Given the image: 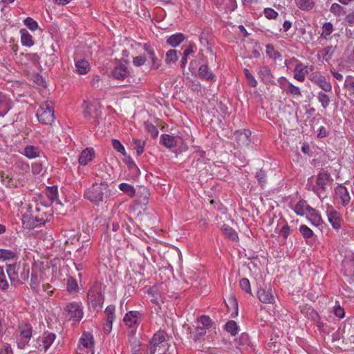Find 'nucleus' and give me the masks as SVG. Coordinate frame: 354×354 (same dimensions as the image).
Instances as JSON below:
<instances>
[{"mask_svg":"<svg viewBox=\"0 0 354 354\" xmlns=\"http://www.w3.org/2000/svg\"><path fill=\"white\" fill-rule=\"evenodd\" d=\"M110 195L111 190L106 182L93 183L85 191L84 194L85 198L95 205L106 202Z\"/></svg>","mask_w":354,"mask_h":354,"instance_id":"f257e3e1","label":"nucleus"},{"mask_svg":"<svg viewBox=\"0 0 354 354\" xmlns=\"http://www.w3.org/2000/svg\"><path fill=\"white\" fill-rule=\"evenodd\" d=\"M89 308L98 312L102 308L104 297L102 288L97 284L91 288L87 294Z\"/></svg>","mask_w":354,"mask_h":354,"instance_id":"f03ea898","label":"nucleus"},{"mask_svg":"<svg viewBox=\"0 0 354 354\" xmlns=\"http://www.w3.org/2000/svg\"><path fill=\"white\" fill-rule=\"evenodd\" d=\"M36 115L39 122L44 124L50 125L55 120L53 106L48 102L39 106Z\"/></svg>","mask_w":354,"mask_h":354,"instance_id":"7ed1b4c3","label":"nucleus"},{"mask_svg":"<svg viewBox=\"0 0 354 354\" xmlns=\"http://www.w3.org/2000/svg\"><path fill=\"white\" fill-rule=\"evenodd\" d=\"M166 341V333L164 330H159L156 333L150 341V344L147 347V352L149 354H155L157 351L159 353L165 351L162 349L160 345Z\"/></svg>","mask_w":354,"mask_h":354,"instance_id":"20e7f679","label":"nucleus"},{"mask_svg":"<svg viewBox=\"0 0 354 354\" xmlns=\"http://www.w3.org/2000/svg\"><path fill=\"white\" fill-rule=\"evenodd\" d=\"M65 310L70 319L80 322L83 317V310L79 302L73 301L66 304Z\"/></svg>","mask_w":354,"mask_h":354,"instance_id":"39448f33","label":"nucleus"},{"mask_svg":"<svg viewBox=\"0 0 354 354\" xmlns=\"http://www.w3.org/2000/svg\"><path fill=\"white\" fill-rule=\"evenodd\" d=\"M332 180L330 175L326 171L320 172L317 176L316 185L319 188L313 186V191L317 194L319 198H322V193L326 189V184Z\"/></svg>","mask_w":354,"mask_h":354,"instance_id":"423d86ee","label":"nucleus"},{"mask_svg":"<svg viewBox=\"0 0 354 354\" xmlns=\"http://www.w3.org/2000/svg\"><path fill=\"white\" fill-rule=\"evenodd\" d=\"M98 104L88 103L84 100L82 103V107L83 108L84 117L89 120L92 118H97L100 115V111L98 109Z\"/></svg>","mask_w":354,"mask_h":354,"instance_id":"0eeeda50","label":"nucleus"},{"mask_svg":"<svg viewBox=\"0 0 354 354\" xmlns=\"http://www.w3.org/2000/svg\"><path fill=\"white\" fill-rule=\"evenodd\" d=\"M343 274L351 279L354 278V253L346 255L342 261Z\"/></svg>","mask_w":354,"mask_h":354,"instance_id":"6e6552de","label":"nucleus"},{"mask_svg":"<svg viewBox=\"0 0 354 354\" xmlns=\"http://www.w3.org/2000/svg\"><path fill=\"white\" fill-rule=\"evenodd\" d=\"M251 132L249 130L237 131L234 133V140L239 147H247L250 143Z\"/></svg>","mask_w":354,"mask_h":354,"instance_id":"1a4fd4ad","label":"nucleus"},{"mask_svg":"<svg viewBox=\"0 0 354 354\" xmlns=\"http://www.w3.org/2000/svg\"><path fill=\"white\" fill-rule=\"evenodd\" d=\"M56 335L50 332H45L43 335L37 339L39 347L42 346L45 351L48 350L53 343Z\"/></svg>","mask_w":354,"mask_h":354,"instance_id":"9d476101","label":"nucleus"},{"mask_svg":"<svg viewBox=\"0 0 354 354\" xmlns=\"http://www.w3.org/2000/svg\"><path fill=\"white\" fill-rule=\"evenodd\" d=\"M257 297L259 301L264 304L274 302V296L271 289L259 288L257 291Z\"/></svg>","mask_w":354,"mask_h":354,"instance_id":"9b49d317","label":"nucleus"},{"mask_svg":"<svg viewBox=\"0 0 354 354\" xmlns=\"http://www.w3.org/2000/svg\"><path fill=\"white\" fill-rule=\"evenodd\" d=\"M198 75L201 79L214 82L216 80V77L212 71L207 64H203L198 68Z\"/></svg>","mask_w":354,"mask_h":354,"instance_id":"f8f14e48","label":"nucleus"},{"mask_svg":"<svg viewBox=\"0 0 354 354\" xmlns=\"http://www.w3.org/2000/svg\"><path fill=\"white\" fill-rule=\"evenodd\" d=\"M335 191L337 198L341 201L344 206L346 205L350 202L351 198L345 186L339 185L335 188Z\"/></svg>","mask_w":354,"mask_h":354,"instance_id":"ddd939ff","label":"nucleus"},{"mask_svg":"<svg viewBox=\"0 0 354 354\" xmlns=\"http://www.w3.org/2000/svg\"><path fill=\"white\" fill-rule=\"evenodd\" d=\"M94 158V150L92 148H86L83 150L78 159V162L82 165H86Z\"/></svg>","mask_w":354,"mask_h":354,"instance_id":"4468645a","label":"nucleus"},{"mask_svg":"<svg viewBox=\"0 0 354 354\" xmlns=\"http://www.w3.org/2000/svg\"><path fill=\"white\" fill-rule=\"evenodd\" d=\"M140 315L138 311H129L125 315L124 322L129 327L133 328L138 324V319Z\"/></svg>","mask_w":354,"mask_h":354,"instance_id":"2eb2a0df","label":"nucleus"},{"mask_svg":"<svg viewBox=\"0 0 354 354\" xmlns=\"http://www.w3.org/2000/svg\"><path fill=\"white\" fill-rule=\"evenodd\" d=\"M258 75L261 81L265 84L272 82L273 75H272L270 69L268 66H262L258 71Z\"/></svg>","mask_w":354,"mask_h":354,"instance_id":"dca6fc26","label":"nucleus"},{"mask_svg":"<svg viewBox=\"0 0 354 354\" xmlns=\"http://www.w3.org/2000/svg\"><path fill=\"white\" fill-rule=\"evenodd\" d=\"M12 107V101L0 93V115H5Z\"/></svg>","mask_w":354,"mask_h":354,"instance_id":"f3484780","label":"nucleus"},{"mask_svg":"<svg viewBox=\"0 0 354 354\" xmlns=\"http://www.w3.org/2000/svg\"><path fill=\"white\" fill-rule=\"evenodd\" d=\"M328 220L331 225L335 229H339L340 227L341 217L337 211L332 209L331 211H327Z\"/></svg>","mask_w":354,"mask_h":354,"instance_id":"a211bd4d","label":"nucleus"},{"mask_svg":"<svg viewBox=\"0 0 354 354\" xmlns=\"http://www.w3.org/2000/svg\"><path fill=\"white\" fill-rule=\"evenodd\" d=\"M127 67L122 64L115 66L112 72L113 76L120 80H123L127 76Z\"/></svg>","mask_w":354,"mask_h":354,"instance_id":"6ab92c4d","label":"nucleus"},{"mask_svg":"<svg viewBox=\"0 0 354 354\" xmlns=\"http://www.w3.org/2000/svg\"><path fill=\"white\" fill-rule=\"evenodd\" d=\"M308 74L306 67L301 63L296 65L294 70V78L299 82L305 80L306 75Z\"/></svg>","mask_w":354,"mask_h":354,"instance_id":"aec40b11","label":"nucleus"},{"mask_svg":"<svg viewBox=\"0 0 354 354\" xmlns=\"http://www.w3.org/2000/svg\"><path fill=\"white\" fill-rule=\"evenodd\" d=\"M19 332L21 339L29 340L32 335V326L29 324H19Z\"/></svg>","mask_w":354,"mask_h":354,"instance_id":"412c9836","label":"nucleus"},{"mask_svg":"<svg viewBox=\"0 0 354 354\" xmlns=\"http://www.w3.org/2000/svg\"><path fill=\"white\" fill-rule=\"evenodd\" d=\"M185 38V35L178 32L169 36L167 39V43L172 47H176L180 45Z\"/></svg>","mask_w":354,"mask_h":354,"instance_id":"4be33fe9","label":"nucleus"},{"mask_svg":"<svg viewBox=\"0 0 354 354\" xmlns=\"http://www.w3.org/2000/svg\"><path fill=\"white\" fill-rule=\"evenodd\" d=\"M307 214L310 221L314 225L318 226L322 223L321 215L315 209L311 207H309Z\"/></svg>","mask_w":354,"mask_h":354,"instance_id":"5701e85b","label":"nucleus"},{"mask_svg":"<svg viewBox=\"0 0 354 354\" xmlns=\"http://www.w3.org/2000/svg\"><path fill=\"white\" fill-rule=\"evenodd\" d=\"M23 154L28 158H35L40 157L41 151L39 147L33 145H27L24 149Z\"/></svg>","mask_w":354,"mask_h":354,"instance_id":"b1692460","label":"nucleus"},{"mask_svg":"<svg viewBox=\"0 0 354 354\" xmlns=\"http://www.w3.org/2000/svg\"><path fill=\"white\" fill-rule=\"evenodd\" d=\"M143 48L147 53L149 58L151 60L152 67L156 69L158 68L159 66L156 63L157 57L156 56L154 48L150 44H145Z\"/></svg>","mask_w":354,"mask_h":354,"instance_id":"393cba45","label":"nucleus"},{"mask_svg":"<svg viewBox=\"0 0 354 354\" xmlns=\"http://www.w3.org/2000/svg\"><path fill=\"white\" fill-rule=\"evenodd\" d=\"M314 82L326 92H330L332 90V86L327 82L324 77L319 76L314 78Z\"/></svg>","mask_w":354,"mask_h":354,"instance_id":"a878e982","label":"nucleus"},{"mask_svg":"<svg viewBox=\"0 0 354 354\" xmlns=\"http://www.w3.org/2000/svg\"><path fill=\"white\" fill-rule=\"evenodd\" d=\"M89 66L88 62L84 59H80L75 63L77 71L81 75L86 74L90 69Z\"/></svg>","mask_w":354,"mask_h":354,"instance_id":"bb28decb","label":"nucleus"},{"mask_svg":"<svg viewBox=\"0 0 354 354\" xmlns=\"http://www.w3.org/2000/svg\"><path fill=\"white\" fill-rule=\"evenodd\" d=\"M160 142L167 148H171L176 145L175 138L169 134H162L161 136Z\"/></svg>","mask_w":354,"mask_h":354,"instance_id":"cd10ccee","label":"nucleus"},{"mask_svg":"<svg viewBox=\"0 0 354 354\" xmlns=\"http://www.w3.org/2000/svg\"><path fill=\"white\" fill-rule=\"evenodd\" d=\"M20 33L22 45L28 47L32 46L34 43L32 36L28 33V32L26 29H21L20 30Z\"/></svg>","mask_w":354,"mask_h":354,"instance_id":"c85d7f7f","label":"nucleus"},{"mask_svg":"<svg viewBox=\"0 0 354 354\" xmlns=\"http://www.w3.org/2000/svg\"><path fill=\"white\" fill-rule=\"evenodd\" d=\"M309 207H310L307 205L306 201H300L295 205V212L297 215L303 216L304 214L307 213Z\"/></svg>","mask_w":354,"mask_h":354,"instance_id":"c756f323","label":"nucleus"},{"mask_svg":"<svg viewBox=\"0 0 354 354\" xmlns=\"http://www.w3.org/2000/svg\"><path fill=\"white\" fill-rule=\"evenodd\" d=\"M80 342L84 348H91L93 347L94 342L93 336L90 333H84L80 338Z\"/></svg>","mask_w":354,"mask_h":354,"instance_id":"7c9ffc66","label":"nucleus"},{"mask_svg":"<svg viewBox=\"0 0 354 354\" xmlns=\"http://www.w3.org/2000/svg\"><path fill=\"white\" fill-rule=\"evenodd\" d=\"M178 53L181 55L180 51H177L176 50L171 49L168 50L166 53L165 62L167 64H174L178 59Z\"/></svg>","mask_w":354,"mask_h":354,"instance_id":"2f4dec72","label":"nucleus"},{"mask_svg":"<svg viewBox=\"0 0 354 354\" xmlns=\"http://www.w3.org/2000/svg\"><path fill=\"white\" fill-rule=\"evenodd\" d=\"M295 3L303 10H311L315 6L313 0H295Z\"/></svg>","mask_w":354,"mask_h":354,"instance_id":"473e14b6","label":"nucleus"},{"mask_svg":"<svg viewBox=\"0 0 354 354\" xmlns=\"http://www.w3.org/2000/svg\"><path fill=\"white\" fill-rule=\"evenodd\" d=\"M23 225L27 228L37 227V224H35L34 217L30 214H24L22 217Z\"/></svg>","mask_w":354,"mask_h":354,"instance_id":"72a5a7b5","label":"nucleus"},{"mask_svg":"<svg viewBox=\"0 0 354 354\" xmlns=\"http://www.w3.org/2000/svg\"><path fill=\"white\" fill-rule=\"evenodd\" d=\"M46 194L51 202L58 201L57 186L47 187L46 189Z\"/></svg>","mask_w":354,"mask_h":354,"instance_id":"f704fd0d","label":"nucleus"},{"mask_svg":"<svg viewBox=\"0 0 354 354\" xmlns=\"http://www.w3.org/2000/svg\"><path fill=\"white\" fill-rule=\"evenodd\" d=\"M119 188L121 191H122L124 193L127 194L128 196L131 197H133L136 194V190L134 187L128 183H120L119 185Z\"/></svg>","mask_w":354,"mask_h":354,"instance_id":"c9c22d12","label":"nucleus"},{"mask_svg":"<svg viewBox=\"0 0 354 354\" xmlns=\"http://www.w3.org/2000/svg\"><path fill=\"white\" fill-rule=\"evenodd\" d=\"M132 144L133 145L134 149L136 150V153L138 156L143 153L144 148L145 146V140L133 138L132 140Z\"/></svg>","mask_w":354,"mask_h":354,"instance_id":"e433bc0d","label":"nucleus"},{"mask_svg":"<svg viewBox=\"0 0 354 354\" xmlns=\"http://www.w3.org/2000/svg\"><path fill=\"white\" fill-rule=\"evenodd\" d=\"M223 233L230 239L234 241L238 239L237 233L231 227L227 225H223L222 227Z\"/></svg>","mask_w":354,"mask_h":354,"instance_id":"4c0bfd02","label":"nucleus"},{"mask_svg":"<svg viewBox=\"0 0 354 354\" xmlns=\"http://www.w3.org/2000/svg\"><path fill=\"white\" fill-rule=\"evenodd\" d=\"M39 282L40 281L38 276L32 271L31 273L30 286L31 289L35 292H38L39 290Z\"/></svg>","mask_w":354,"mask_h":354,"instance_id":"58836bf2","label":"nucleus"},{"mask_svg":"<svg viewBox=\"0 0 354 354\" xmlns=\"http://www.w3.org/2000/svg\"><path fill=\"white\" fill-rule=\"evenodd\" d=\"M317 98H318L319 102L321 103L322 106L324 109H326L328 106V105L330 102V97L327 94H326L325 93H324L322 91H320L318 93Z\"/></svg>","mask_w":354,"mask_h":354,"instance_id":"ea45409f","label":"nucleus"},{"mask_svg":"<svg viewBox=\"0 0 354 354\" xmlns=\"http://www.w3.org/2000/svg\"><path fill=\"white\" fill-rule=\"evenodd\" d=\"M225 329L232 336L236 335L238 332L236 322L233 320L228 321L225 325Z\"/></svg>","mask_w":354,"mask_h":354,"instance_id":"a19ab883","label":"nucleus"},{"mask_svg":"<svg viewBox=\"0 0 354 354\" xmlns=\"http://www.w3.org/2000/svg\"><path fill=\"white\" fill-rule=\"evenodd\" d=\"M29 267L27 265L24 266L20 272L19 281H20L21 283H24L25 281H28L29 278Z\"/></svg>","mask_w":354,"mask_h":354,"instance_id":"79ce46f5","label":"nucleus"},{"mask_svg":"<svg viewBox=\"0 0 354 354\" xmlns=\"http://www.w3.org/2000/svg\"><path fill=\"white\" fill-rule=\"evenodd\" d=\"M197 322L201 323L203 325L202 327L206 328V329L211 328L213 324L212 320L207 315L201 316Z\"/></svg>","mask_w":354,"mask_h":354,"instance_id":"37998d69","label":"nucleus"},{"mask_svg":"<svg viewBox=\"0 0 354 354\" xmlns=\"http://www.w3.org/2000/svg\"><path fill=\"white\" fill-rule=\"evenodd\" d=\"M16 257V253L7 250H0V259L3 260H11L14 259Z\"/></svg>","mask_w":354,"mask_h":354,"instance_id":"c03bdc74","label":"nucleus"},{"mask_svg":"<svg viewBox=\"0 0 354 354\" xmlns=\"http://www.w3.org/2000/svg\"><path fill=\"white\" fill-rule=\"evenodd\" d=\"M112 146L115 150L121 153L124 156H126V151L122 143L117 139L112 140Z\"/></svg>","mask_w":354,"mask_h":354,"instance_id":"a18cd8bd","label":"nucleus"},{"mask_svg":"<svg viewBox=\"0 0 354 354\" xmlns=\"http://www.w3.org/2000/svg\"><path fill=\"white\" fill-rule=\"evenodd\" d=\"M244 74L248 80L249 85L252 87H256L257 85V82L255 80L254 77L251 74L250 71L247 68H245Z\"/></svg>","mask_w":354,"mask_h":354,"instance_id":"49530a36","label":"nucleus"},{"mask_svg":"<svg viewBox=\"0 0 354 354\" xmlns=\"http://www.w3.org/2000/svg\"><path fill=\"white\" fill-rule=\"evenodd\" d=\"M24 22L25 26L32 31L36 30L38 28L37 21L31 17H27Z\"/></svg>","mask_w":354,"mask_h":354,"instance_id":"de8ad7c7","label":"nucleus"},{"mask_svg":"<svg viewBox=\"0 0 354 354\" xmlns=\"http://www.w3.org/2000/svg\"><path fill=\"white\" fill-rule=\"evenodd\" d=\"M133 335L134 331L132 330L129 335V342L131 345L132 350H136V347L140 348L141 344L138 340L134 338Z\"/></svg>","mask_w":354,"mask_h":354,"instance_id":"09e8293b","label":"nucleus"},{"mask_svg":"<svg viewBox=\"0 0 354 354\" xmlns=\"http://www.w3.org/2000/svg\"><path fill=\"white\" fill-rule=\"evenodd\" d=\"M115 307L114 305H109L105 309V314L106 315V319L114 320L115 319Z\"/></svg>","mask_w":354,"mask_h":354,"instance_id":"8fccbe9b","label":"nucleus"},{"mask_svg":"<svg viewBox=\"0 0 354 354\" xmlns=\"http://www.w3.org/2000/svg\"><path fill=\"white\" fill-rule=\"evenodd\" d=\"M145 124L146 129L147 130V131L149 133H151V135L153 138H155L158 136L159 131L156 126H154L153 124H152L151 123H148V122H145Z\"/></svg>","mask_w":354,"mask_h":354,"instance_id":"3c124183","label":"nucleus"},{"mask_svg":"<svg viewBox=\"0 0 354 354\" xmlns=\"http://www.w3.org/2000/svg\"><path fill=\"white\" fill-rule=\"evenodd\" d=\"M9 287L8 283L6 281V274L3 272V270L1 268H0V288L5 290L8 289Z\"/></svg>","mask_w":354,"mask_h":354,"instance_id":"603ef678","label":"nucleus"},{"mask_svg":"<svg viewBox=\"0 0 354 354\" xmlns=\"http://www.w3.org/2000/svg\"><path fill=\"white\" fill-rule=\"evenodd\" d=\"M299 231L304 238H310L313 235V232L307 225H301Z\"/></svg>","mask_w":354,"mask_h":354,"instance_id":"864d4df0","label":"nucleus"},{"mask_svg":"<svg viewBox=\"0 0 354 354\" xmlns=\"http://www.w3.org/2000/svg\"><path fill=\"white\" fill-rule=\"evenodd\" d=\"M256 177L259 185L263 187L266 183V174L263 169H260L257 172Z\"/></svg>","mask_w":354,"mask_h":354,"instance_id":"5fc2aeb1","label":"nucleus"},{"mask_svg":"<svg viewBox=\"0 0 354 354\" xmlns=\"http://www.w3.org/2000/svg\"><path fill=\"white\" fill-rule=\"evenodd\" d=\"M206 328L196 326L194 332V339L197 341L200 337L204 336L206 334Z\"/></svg>","mask_w":354,"mask_h":354,"instance_id":"6e6d98bb","label":"nucleus"},{"mask_svg":"<svg viewBox=\"0 0 354 354\" xmlns=\"http://www.w3.org/2000/svg\"><path fill=\"white\" fill-rule=\"evenodd\" d=\"M78 288V286H77V281L75 279H73V277H70L68 279V282H67V290L72 292H75Z\"/></svg>","mask_w":354,"mask_h":354,"instance_id":"4d7b16f0","label":"nucleus"},{"mask_svg":"<svg viewBox=\"0 0 354 354\" xmlns=\"http://www.w3.org/2000/svg\"><path fill=\"white\" fill-rule=\"evenodd\" d=\"M333 25L330 22H326L324 24L322 27V36H324L326 37V36L330 35L333 32Z\"/></svg>","mask_w":354,"mask_h":354,"instance_id":"13d9d810","label":"nucleus"},{"mask_svg":"<svg viewBox=\"0 0 354 354\" xmlns=\"http://www.w3.org/2000/svg\"><path fill=\"white\" fill-rule=\"evenodd\" d=\"M288 93L294 96H301L300 88L291 83L288 84Z\"/></svg>","mask_w":354,"mask_h":354,"instance_id":"bf43d9fd","label":"nucleus"},{"mask_svg":"<svg viewBox=\"0 0 354 354\" xmlns=\"http://www.w3.org/2000/svg\"><path fill=\"white\" fill-rule=\"evenodd\" d=\"M241 288L248 293H251L250 281L246 278H243L239 282Z\"/></svg>","mask_w":354,"mask_h":354,"instance_id":"052dcab7","label":"nucleus"},{"mask_svg":"<svg viewBox=\"0 0 354 354\" xmlns=\"http://www.w3.org/2000/svg\"><path fill=\"white\" fill-rule=\"evenodd\" d=\"M7 273L10 277V281H15V274L16 272V265L15 264H10L7 266Z\"/></svg>","mask_w":354,"mask_h":354,"instance_id":"680f3d73","label":"nucleus"},{"mask_svg":"<svg viewBox=\"0 0 354 354\" xmlns=\"http://www.w3.org/2000/svg\"><path fill=\"white\" fill-rule=\"evenodd\" d=\"M264 15L266 18H268L269 19H272L277 18V17L278 16V12H276L272 8H265V10H264Z\"/></svg>","mask_w":354,"mask_h":354,"instance_id":"e2e57ef3","label":"nucleus"},{"mask_svg":"<svg viewBox=\"0 0 354 354\" xmlns=\"http://www.w3.org/2000/svg\"><path fill=\"white\" fill-rule=\"evenodd\" d=\"M330 10L335 15L340 16L342 15V11L343 10V7L339 6L338 3H334L331 5Z\"/></svg>","mask_w":354,"mask_h":354,"instance_id":"0e129e2a","label":"nucleus"},{"mask_svg":"<svg viewBox=\"0 0 354 354\" xmlns=\"http://www.w3.org/2000/svg\"><path fill=\"white\" fill-rule=\"evenodd\" d=\"M124 162L127 165V167L129 169H138V166L136 165L133 159L131 156L126 154L124 156Z\"/></svg>","mask_w":354,"mask_h":354,"instance_id":"69168bd1","label":"nucleus"},{"mask_svg":"<svg viewBox=\"0 0 354 354\" xmlns=\"http://www.w3.org/2000/svg\"><path fill=\"white\" fill-rule=\"evenodd\" d=\"M146 60V57L144 55L137 56L133 58V64L135 66H140L145 63Z\"/></svg>","mask_w":354,"mask_h":354,"instance_id":"338daca9","label":"nucleus"},{"mask_svg":"<svg viewBox=\"0 0 354 354\" xmlns=\"http://www.w3.org/2000/svg\"><path fill=\"white\" fill-rule=\"evenodd\" d=\"M250 343L248 335L246 333H242L239 337V345L247 346Z\"/></svg>","mask_w":354,"mask_h":354,"instance_id":"774afa93","label":"nucleus"}]
</instances>
